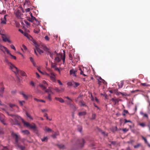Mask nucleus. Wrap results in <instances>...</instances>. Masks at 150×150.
<instances>
[{"label": "nucleus", "instance_id": "37998d69", "mask_svg": "<svg viewBox=\"0 0 150 150\" xmlns=\"http://www.w3.org/2000/svg\"><path fill=\"white\" fill-rule=\"evenodd\" d=\"M1 23L3 24H6V21H5L4 20H2V19H1Z\"/></svg>", "mask_w": 150, "mask_h": 150}, {"label": "nucleus", "instance_id": "a878e982", "mask_svg": "<svg viewBox=\"0 0 150 150\" xmlns=\"http://www.w3.org/2000/svg\"><path fill=\"white\" fill-rule=\"evenodd\" d=\"M59 135V132H55L54 134L52 136V137L53 138H56V136Z\"/></svg>", "mask_w": 150, "mask_h": 150}, {"label": "nucleus", "instance_id": "864d4df0", "mask_svg": "<svg viewBox=\"0 0 150 150\" xmlns=\"http://www.w3.org/2000/svg\"><path fill=\"white\" fill-rule=\"evenodd\" d=\"M78 129L79 132H81L82 130V127L81 126H80L79 127H78Z\"/></svg>", "mask_w": 150, "mask_h": 150}, {"label": "nucleus", "instance_id": "c756f323", "mask_svg": "<svg viewBox=\"0 0 150 150\" xmlns=\"http://www.w3.org/2000/svg\"><path fill=\"white\" fill-rule=\"evenodd\" d=\"M45 130L48 132H50L52 131V130L51 129L47 127H45Z\"/></svg>", "mask_w": 150, "mask_h": 150}, {"label": "nucleus", "instance_id": "6e6552de", "mask_svg": "<svg viewBox=\"0 0 150 150\" xmlns=\"http://www.w3.org/2000/svg\"><path fill=\"white\" fill-rule=\"evenodd\" d=\"M48 84L46 81L43 80L42 81V84H40V86L43 90L45 89L47 87Z\"/></svg>", "mask_w": 150, "mask_h": 150}, {"label": "nucleus", "instance_id": "473e14b6", "mask_svg": "<svg viewBox=\"0 0 150 150\" xmlns=\"http://www.w3.org/2000/svg\"><path fill=\"white\" fill-rule=\"evenodd\" d=\"M36 49L38 52L40 54L43 52V51L40 49L39 48H37Z\"/></svg>", "mask_w": 150, "mask_h": 150}, {"label": "nucleus", "instance_id": "4be33fe9", "mask_svg": "<svg viewBox=\"0 0 150 150\" xmlns=\"http://www.w3.org/2000/svg\"><path fill=\"white\" fill-rule=\"evenodd\" d=\"M55 99L61 103H63L64 102V100L61 98L55 97Z\"/></svg>", "mask_w": 150, "mask_h": 150}, {"label": "nucleus", "instance_id": "bf43d9fd", "mask_svg": "<svg viewBox=\"0 0 150 150\" xmlns=\"http://www.w3.org/2000/svg\"><path fill=\"white\" fill-rule=\"evenodd\" d=\"M30 61L32 62V63L34 62L33 59L32 57H30Z\"/></svg>", "mask_w": 150, "mask_h": 150}, {"label": "nucleus", "instance_id": "bb28decb", "mask_svg": "<svg viewBox=\"0 0 150 150\" xmlns=\"http://www.w3.org/2000/svg\"><path fill=\"white\" fill-rule=\"evenodd\" d=\"M86 113L85 112L83 111V112H79V116H83L84 115L86 114Z\"/></svg>", "mask_w": 150, "mask_h": 150}, {"label": "nucleus", "instance_id": "69168bd1", "mask_svg": "<svg viewBox=\"0 0 150 150\" xmlns=\"http://www.w3.org/2000/svg\"><path fill=\"white\" fill-rule=\"evenodd\" d=\"M101 81H102V83H103L104 84H105L106 83H107L103 79Z\"/></svg>", "mask_w": 150, "mask_h": 150}, {"label": "nucleus", "instance_id": "6e6d98bb", "mask_svg": "<svg viewBox=\"0 0 150 150\" xmlns=\"http://www.w3.org/2000/svg\"><path fill=\"white\" fill-rule=\"evenodd\" d=\"M125 122H124L125 124L126 123H127L128 122H131V121L130 120H127L126 119H125Z\"/></svg>", "mask_w": 150, "mask_h": 150}, {"label": "nucleus", "instance_id": "e2e57ef3", "mask_svg": "<svg viewBox=\"0 0 150 150\" xmlns=\"http://www.w3.org/2000/svg\"><path fill=\"white\" fill-rule=\"evenodd\" d=\"M16 92V90H14L11 91V93L12 94H14Z\"/></svg>", "mask_w": 150, "mask_h": 150}, {"label": "nucleus", "instance_id": "79ce46f5", "mask_svg": "<svg viewBox=\"0 0 150 150\" xmlns=\"http://www.w3.org/2000/svg\"><path fill=\"white\" fill-rule=\"evenodd\" d=\"M67 85L68 86H71L73 85L74 84H73L72 82H69L67 83Z\"/></svg>", "mask_w": 150, "mask_h": 150}, {"label": "nucleus", "instance_id": "f3484780", "mask_svg": "<svg viewBox=\"0 0 150 150\" xmlns=\"http://www.w3.org/2000/svg\"><path fill=\"white\" fill-rule=\"evenodd\" d=\"M28 21L31 22H33L34 20H35L36 21H37V20L36 19V18L33 16H32V17L31 18H29L28 19Z\"/></svg>", "mask_w": 150, "mask_h": 150}, {"label": "nucleus", "instance_id": "a211bd4d", "mask_svg": "<svg viewBox=\"0 0 150 150\" xmlns=\"http://www.w3.org/2000/svg\"><path fill=\"white\" fill-rule=\"evenodd\" d=\"M47 54H49L50 55V56L51 57L52 59H53V56L54 54L53 53V52H51V51L49 50L48 52L46 53Z\"/></svg>", "mask_w": 150, "mask_h": 150}, {"label": "nucleus", "instance_id": "5fc2aeb1", "mask_svg": "<svg viewBox=\"0 0 150 150\" xmlns=\"http://www.w3.org/2000/svg\"><path fill=\"white\" fill-rule=\"evenodd\" d=\"M24 102H25L24 101H19V103L21 106H22L23 105V103H24Z\"/></svg>", "mask_w": 150, "mask_h": 150}, {"label": "nucleus", "instance_id": "c9c22d12", "mask_svg": "<svg viewBox=\"0 0 150 150\" xmlns=\"http://www.w3.org/2000/svg\"><path fill=\"white\" fill-rule=\"evenodd\" d=\"M4 91V88H1L0 89V95H1V94Z\"/></svg>", "mask_w": 150, "mask_h": 150}, {"label": "nucleus", "instance_id": "cd10ccee", "mask_svg": "<svg viewBox=\"0 0 150 150\" xmlns=\"http://www.w3.org/2000/svg\"><path fill=\"white\" fill-rule=\"evenodd\" d=\"M73 84H74V85L73 86L74 88H76L80 85L79 83L74 82H73Z\"/></svg>", "mask_w": 150, "mask_h": 150}, {"label": "nucleus", "instance_id": "774afa93", "mask_svg": "<svg viewBox=\"0 0 150 150\" xmlns=\"http://www.w3.org/2000/svg\"><path fill=\"white\" fill-rule=\"evenodd\" d=\"M2 150H9L6 147H4V148Z\"/></svg>", "mask_w": 150, "mask_h": 150}, {"label": "nucleus", "instance_id": "680f3d73", "mask_svg": "<svg viewBox=\"0 0 150 150\" xmlns=\"http://www.w3.org/2000/svg\"><path fill=\"white\" fill-rule=\"evenodd\" d=\"M57 82L60 85H62V82L60 81L59 80H58Z\"/></svg>", "mask_w": 150, "mask_h": 150}, {"label": "nucleus", "instance_id": "72a5a7b5", "mask_svg": "<svg viewBox=\"0 0 150 150\" xmlns=\"http://www.w3.org/2000/svg\"><path fill=\"white\" fill-rule=\"evenodd\" d=\"M26 114L27 116L31 120H32L33 119L32 117L27 112H26Z\"/></svg>", "mask_w": 150, "mask_h": 150}, {"label": "nucleus", "instance_id": "f03ea898", "mask_svg": "<svg viewBox=\"0 0 150 150\" xmlns=\"http://www.w3.org/2000/svg\"><path fill=\"white\" fill-rule=\"evenodd\" d=\"M11 135L15 139V143L17 146L21 150H24L25 147L23 146L20 145L18 142V141L20 139V137L17 134L12 132Z\"/></svg>", "mask_w": 150, "mask_h": 150}, {"label": "nucleus", "instance_id": "09e8293b", "mask_svg": "<svg viewBox=\"0 0 150 150\" xmlns=\"http://www.w3.org/2000/svg\"><path fill=\"white\" fill-rule=\"evenodd\" d=\"M142 139L143 140H144L145 143H148V142L147 141L145 137H144L143 136H142Z\"/></svg>", "mask_w": 150, "mask_h": 150}, {"label": "nucleus", "instance_id": "a18cd8bd", "mask_svg": "<svg viewBox=\"0 0 150 150\" xmlns=\"http://www.w3.org/2000/svg\"><path fill=\"white\" fill-rule=\"evenodd\" d=\"M54 90H55L57 92H60V89H59L58 88H55L54 89Z\"/></svg>", "mask_w": 150, "mask_h": 150}, {"label": "nucleus", "instance_id": "6ab92c4d", "mask_svg": "<svg viewBox=\"0 0 150 150\" xmlns=\"http://www.w3.org/2000/svg\"><path fill=\"white\" fill-rule=\"evenodd\" d=\"M111 100L114 103V105H116L117 103H118L119 102V100L118 99H115L114 98H112Z\"/></svg>", "mask_w": 150, "mask_h": 150}, {"label": "nucleus", "instance_id": "de8ad7c7", "mask_svg": "<svg viewBox=\"0 0 150 150\" xmlns=\"http://www.w3.org/2000/svg\"><path fill=\"white\" fill-rule=\"evenodd\" d=\"M72 58H73V56H72V55L71 54H70L69 55V59L71 60H72Z\"/></svg>", "mask_w": 150, "mask_h": 150}, {"label": "nucleus", "instance_id": "b1692460", "mask_svg": "<svg viewBox=\"0 0 150 150\" xmlns=\"http://www.w3.org/2000/svg\"><path fill=\"white\" fill-rule=\"evenodd\" d=\"M57 146L60 149H64L65 148V147L64 145L60 144L58 145Z\"/></svg>", "mask_w": 150, "mask_h": 150}, {"label": "nucleus", "instance_id": "7c9ffc66", "mask_svg": "<svg viewBox=\"0 0 150 150\" xmlns=\"http://www.w3.org/2000/svg\"><path fill=\"white\" fill-rule=\"evenodd\" d=\"M141 85L143 86H150V85L146 83H141Z\"/></svg>", "mask_w": 150, "mask_h": 150}, {"label": "nucleus", "instance_id": "4468645a", "mask_svg": "<svg viewBox=\"0 0 150 150\" xmlns=\"http://www.w3.org/2000/svg\"><path fill=\"white\" fill-rule=\"evenodd\" d=\"M41 48L43 49L47 53L50 50L44 44H41Z\"/></svg>", "mask_w": 150, "mask_h": 150}, {"label": "nucleus", "instance_id": "1a4fd4ad", "mask_svg": "<svg viewBox=\"0 0 150 150\" xmlns=\"http://www.w3.org/2000/svg\"><path fill=\"white\" fill-rule=\"evenodd\" d=\"M0 50L4 54L5 52H6L7 54L9 53V51L7 48L1 44H0Z\"/></svg>", "mask_w": 150, "mask_h": 150}, {"label": "nucleus", "instance_id": "f704fd0d", "mask_svg": "<svg viewBox=\"0 0 150 150\" xmlns=\"http://www.w3.org/2000/svg\"><path fill=\"white\" fill-rule=\"evenodd\" d=\"M20 73L21 75L23 76H25L26 75V74L24 71H21Z\"/></svg>", "mask_w": 150, "mask_h": 150}, {"label": "nucleus", "instance_id": "9d476101", "mask_svg": "<svg viewBox=\"0 0 150 150\" xmlns=\"http://www.w3.org/2000/svg\"><path fill=\"white\" fill-rule=\"evenodd\" d=\"M85 143L84 140L83 139L78 140L77 142L78 146L80 147H82L83 146Z\"/></svg>", "mask_w": 150, "mask_h": 150}, {"label": "nucleus", "instance_id": "aec40b11", "mask_svg": "<svg viewBox=\"0 0 150 150\" xmlns=\"http://www.w3.org/2000/svg\"><path fill=\"white\" fill-rule=\"evenodd\" d=\"M124 85V81H120V83H118V86L119 88H122Z\"/></svg>", "mask_w": 150, "mask_h": 150}, {"label": "nucleus", "instance_id": "8fccbe9b", "mask_svg": "<svg viewBox=\"0 0 150 150\" xmlns=\"http://www.w3.org/2000/svg\"><path fill=\"white\" fill-rule=\"evenodd\" d=\"M47 140V138L46 137H44L43 139H41V140L42 142H44Z\"/></svg>", "mask_w": 150, "mask_h": 150}, {"label": "nucleus", "instance_id": "39448f33", "mask_svg": "<svg viewBox=\"0 0 150 150\" xmlns=\"http://www.w3.org/2000/svg\"><path fill=\"white\" fill-rule=\"evenodd\" d=\"M45 92L48 93V96L45 97V98L47 99L50 101L52 100L51 96L52 95L54 94L53 93L51 89H45Z\"/></svg>", "mask_w": 150, "mask_h": 150}, {"label": "nucleus", "instance_id": "20e7f679", "mask_svg": "<svg viewBox=\"0 0 150 150\" xmlns=\"http://www.w3.org/2000/svg\"><path fill=\"white\" fill-rule=\"evenodd\" d=\"M44 74L45 75L49 77L50 80L53 82L54 83L56 82L55 76L53 72L51 71L50 74H48L46 72H45Z\"/></svg>", "mask_w": 150, "mask_h": 150}, {"label": "nucleus", "instance_id": "9b49d317", "mask_svg": "<svg viewBox=\"0 0 150 150\" xmlns=\"http://www.w3.org/2000/svg\"><path fill=\"white\" fill-rule=\"evenodd\" d=\"M2 38L3 41L4 42H8L9 43H11V41L9 40L5 34H3L2 36Z\"/></svg>", "mask_w": 150, "mask_h": 150}, {"label": "nucleus", "instance_id": "423d86ee", "mask_svg": "<svg viewBox=\"0 0 150 150\" xmlns=\"http://www.w3.org/2000/svg\"><path fill=\"white\" fill-rule=\"evenodd\" d=\"M9 66L10 69H11L16 74V73H18L19 72V71L17 68L11 63H9Z\"/></svg>", "mask_w": 150, "mask_h": 150}, {"label": "nucleus", "instance_id": "338daca9", "mask_svg": "<svg viewBox=\"0 0 150 150\" xmlns=\"http://www.w3.org/2000/svg\"><path fill=\"white\" fill-rule=\"evenodd\" d=\"M64 88L62 87H60V92H63L64 90Z\"/></svg>", "mask_w": 150, "mask_h": 150}, {"label": "nucleus", "instance_id": "0eeeda50", "mask_svg": "<svg viewBox=\"0 0 150 150\" xmlns=\"http://www.w3.org/2000/svg\"><path fill=\"white\" fill-rule=\"evenodd\" d=\"M78 70L77 69H72L70 70L69 74L73 77H77L76 72Z\"/></svg>", "mask_w": 150, "mask_h": 150}, {"label": "nucleus", "instance_id": "c03bdc74", "mask_svg": "<svg viewBox=\"0 0 150 150\" xmlns=\"http://www.w3.org/2000/svg\"><path fill=\"white\" fill-rule=\"evenodd\" d=\"M29 127H30L32 129H34L35 128V125H31L30 124V125Z\"/></svg>", "mask_w": 150, "mask_h": 150}, {"label": "nucleus", "instance_id": "ddd939ff", "mask_svg": "<svg viewBox=\"0 0 150 150\" xmlns=\"http://www.w3.org/2000/svg\"><path fill=\"white\" fill-rule=\"evenodd\" d=\"M56 65L57 64L55 63H53L52 62H51V67L54 68L55 70L59 71V69L57 67Z\"/></svg>", "mask_w": 150, "mask_h": 150}, {"label": "nucleus", "instance_id": "e433bc0d", "mask_svg": "<svg viewBox=\"0 0 150 150\" xmlns=\"http://www.w3.org/2000/svg\"><path fill=\"white\" fill-rule=\"evenodd\" d=\"M20 94L22 95L23 96L25 99H27L28 98V96L26 95L23 92L20 93Z\"/></svg>", "mask_w": 150, "mask_h": 150}, {"label": "nucleus", "instance_id": "2eb2a0df", "mask_svg": "<svg viewBox=\"0 0 150 150\" xmlns=\"http://www.w3.org/2000/svg\"><path fill=\"white\" fill-rule=\"evenodd\" d=\"M4 116L3 114L0 115V120L1 122L4 125H5L6 124L5 123L4 120Z\"/></svg>", "mask_w": 150, "mask_h": 150}, {"label": "nucleus", "instance_id": "c85d7f7f", "mask_svg": "<svg viewBox=\"0 0 150 150\" xmlns=\"http://www.w3.org/2000/svg\"><path fill=\"white\" fill-rule=\"evenodd\" d=\"M140 113L143 116V117H146V118L148 117V115L142 112H140Z\"/></svg>", "mask_w": 150, "mask_h": 150}, {"label": "nucleus", "instance_id": "3c124183", "mask_svg": "<svg viewBox=\"0 0 150 150\" xmlns=\"http://www.w3.org/2000/svg\"><path fill=\"white\" fill-rule=\"evenodd\" d=\"M10 47L11 49L14 50H16V48L13 45H11Z\"/></svg>", "mask_w": 150, "mask_h": 150}, {"label": "nucleus", "instance_id": "412c9836", "mask_svg": "<svg viewBox=\"0 0 150 150\" xmlns=\"http://www.w3.org/2000/svg\"><path fill=\"white\" fill-rule=\"evenodd\" d=\"M21 132L24 135H28V134L30 133L29 131L27 130H22Z\"/></svg>", "mask_w": 150, "mask_h": 150}, {"label": "nucleus", "instance_id": "5701e85b", "mask_svg": "<svg viewBox=\"0 0 150 150\" xmlns=\"http://www.w3.org/2000/svg\"><path fill=\"white\" fill-rule=\"evenodd\" d=\"M79 70L80 71V74L84 76H87V75H86L85 74L83 73V68H82V69L81 68H79Z\"/></svg>", "mask_w": 150, "mask_h": 150}, {"label": "nucleus", "instance_id": "f8f14e48", "mask_svg": "<svg viewBox=\"0 0 150 150\" xmlns=\"http://www.w3.org/2000/svg\"><path fill=\"white\" fill-rule=\"evenodd\" d=\"M9 105L11 108V109H10V110L12 111H13L14 110L13 109L14 108L16 107L17 108H18V106L17 105L13 104L10 103L9 104Z\"/></svg>", "mask_w": 150, "mask_h": 150}, {"label": "nucleus", "instance_id": "dca6fc26", "mask_svg": "<svg viewBox=\"0 0 150 150\" xmlns=\"http://www.w3.org/2000/svg\"><path fill=\"white\" fill-rule=\"evenodd\" d=\"M21 118L24 125L28 127H29L30 125V124L28 122H25L23 119Z\"/></svg>", "mask_w": 150, "mask_h": 150}, {"label": "nucleus", "instance_id": "4d7b16f0", "mask_svg": "<svg viewBox=\"0 0 150 150\" xmlns=\"http://www.w3.org/2000/svg\"><path fill=\"white\" fill-rule=\"evenodd\" d=\"M45 40L47 41H48L49 40V38L47 36H45Z\"/></svg>", "mask_w": 150, "mask_h": 150}, {"label": "nucleus", "instance_id": "f257e3e1", "mask_svg": "<svg viewBox=\"0 0 150 150\" xmlns=\"http://www.w3.org/2000/svg\"><path fill=\"white\" fill-rule=\"evenodd\" d=\"M6 113L8 115L11 116L13 118V119H11V121L13 125H17L19 126H21V123L18 122V120L19 119V117L20 118V117L13 114H10L7 111H6Z\"/></svg>", "mask_w": 150, "mask_h": 150}, {"label": "nucleus", "instance_id": "13d9d810", "mask_svg": "<svg viewBox=\"0 0 150 150\" xmlns=\"http://www.w3.org/2000/svg\"><path fill=\"white\" fill-rule=\"evenodd\" d=\"M79 102L81 103V105H82V106H84L85 105V104L84 103L82 102L81 101V100Z\"/></svg>", "mask_w": 150, "mask_h": 150}, {"label": "nucleus", "instance_id": "2f4dec72", "mask_svg": "<svg viewBox=\"0 0 150 150\" xmlns=\"http://www.w3.org/2000/svg\"><path fill=\"white\" fill-rule=\"evenodd\" d=\"M40 31V30L39 29H34L33 30L34 32L36 34H38L39 33Z\"/></svg>", "mask_w": 150, "mask_h": 150}, {"label": "nucleus", "instance_id": "58836bf2", "mask_svg": "<svg viewBox=\"0 0 150 150\" xmlns=\"http://www.w3.org/2000/svg\"><path fill=\"white\" fill-rule=\"evenodd\" d=\"M24 35L26 37L30 39V38H31V36L30 35H28V34L26 33H25L24 34Z\"/></svg>", "mask_w": 150, "mask_h": 150}, {"label": "nucleus", "instance_id": "4c0bfd02", "mask_svg": "<svg viewBox=\"0 0 150 150\" xmlns=\"http://www.w3.org/2000/svg\"><path fill=\"white\" fill-rule=\"evenodd\" d=\"M96 114L95 113H93L92 114V118H91L92 120L95 119L96 118Z\"/></svg>", "mask_w": 150, "mask_h": 150}, {"label": "nucleus", "instance_id": "49530a36", "mask_svg": "<svg viewBox=\"0 0 150 150\" xmlns=\"http://www.w3.org/2000/svg\"><path fill=\"white\" fill-rule=\"evenodd\" d=\"M140 146H141V144H138L137 145L134 146V147L135 148H138V147H139Z\"/></svg>", "mask_w": 150, "mask_h": 150}, {"label": "nucleus", "instance_id": "603ef678", "mask_svg": "<svg viewBox=\"0 0 150 150\" xmlns=\"http://www.w3.org/2000/svg\"><path fill=\"white\" fill-rule=\"evenodd\" d=\"M22 47L25 50H27V47L24 45H22Z\"/></svg>", "mask_w": 150, "mask_h": 150}, {"label": "nucleus", "instance_id": "393cba45", "mask_svg": "<svg viewBox=\"0 0 150 150\" xmlns=\"http://www.w3.org/2000/svg\"><path fill=\"white\" fill-rule=\"evenodd\" d=\"M81 96H79L76 99H75L76 102H80L81 100Z\"/></svg>", "mask_w": 150, "mask_h": 150}, {"label": "nucleus", "instance_id": "a19ab883", "mask_svg": "<svg viewBox=\"0 0 150 150\" xmlns=\"http://www.w3.org/2000/svg\"><path fill=\"white\" fill-rule=\"evenodd\" d=\"M8 54H9L10 56H11L12 58L14 59H16V58L15 56L12 55L9 52V53H8Z\"/></svg>", "mask_w": 150, "mask_h": 150}, {"label": "nucleus", "instance_id": "7ed1b4c3", "mask_svg": "<svg viewBox=\"0 0 150 150\" xmlns=\"http://www.w3.org/2000/svg\"><path fill=\"white\" fill-rule=\"evenodd\" d=\"M60 58L58 56L56 57L55 59V61L57 62H59L61 61V59H62L63 64H64L65 58V52L64 50H62V51H61V54H60Z\"/></svg>", "mask_w": 150, "mask_h": 150}, {"label": "nucleus", "instance_id": "0e129e2a", "mask_svg": "<svg viewBox=\"0 0 150 150\" xmlns=\"http://www.w3.org/2000/svg\"><path fill=\"white\" fill-rule=\"evenodd\" d=\"M123 112L125 113H126V114H128V113H129L128 111L127 110H123Z\"/></svg>", "mask_w": 150, "mask_h": 150}, {"label": "nucleus", "instance_id": "052dcab7", "mask_svg": "<svg viewBox=\"0 0 150 150\" xmlns=\"http://www.w3.org/2000/svg\"><path fill=\"white\" fill-rule=\"evenodd\" d=\"M102 83L101 81H100L99 79H98V84L99 85H100Z\"/></svg>", "mask_w": 150, "mask_h": 150}, {"label": "nucleus", "instance_id": "ea45409f", "mask_svg": "<svg viewBox=\"0 0 150 150\" xmlns=\"http://www.w3.org/2000/svg\"><path fill=\"white\" fill-rule=\"evenodd\" d=\"M139 125L142 127H144L145 126V124L144 123H139Z\"/></svg>", "mask_w": 150, "mask_h": 150}]
</instances>
